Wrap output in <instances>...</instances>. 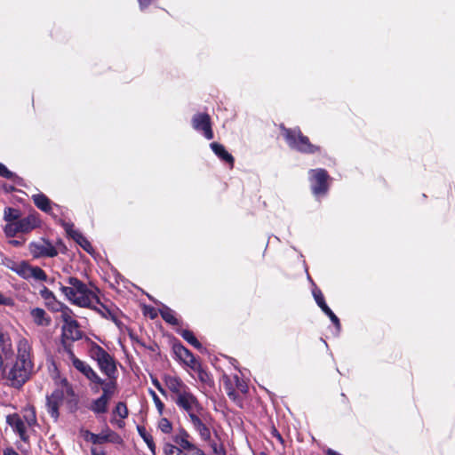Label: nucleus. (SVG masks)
I'll use <instances>...</instances> for the list:
<instances>
[{"mask_svg": "<svg viewBox=\"0 0 455 455\" xmlns=\"http://www.w3.org/2000/svg\"><path fill=\"white\" fill-rule=\"evenodd\" d=\"M32 347L30 342L20 338L17 343L15 361L10 366L3 364L0 373L7 384L12 387H21L33 373Z\"/></svg>", "mask_w": 455, "mask_h": 455, "instance_id": "f257e3e1", "label": "nucleus"}, {"mask_svg": "<svg viewBox=\"0 0 455 455\" xmlns=\"http://www.w3.org/2000/svg\"><path fill=\"white\" fill-rule=\"evenodd\" d=\"M60 291L70 302L82 307L99 303L96 292L76 277H68L67 285H60Z\"/></svg>", "mask_w": 455, "mask_h": 455, "instance_id": "f03ea898", "label": "nucleus"}, {"mask_svg": "<svg viewBox=\"0 0 455 455\" xmlns=\"http://www.w3.org/2000/svg\"><path fill=\"white\" fill-rule=\"evenodd\" d=\"M63 360L72 365L79 372L84 375L92 382V389L93 392H99L100 384H104V380L95 372V371L84 361L77 358L73 351L65 347L62 352Z\"/></svg>", "mask_w": 455, "mask_h": 455, "instance_id": "7ed1b4c3", "label": "nucleus"}, {"mask_svg": "<svg viewBox=\"0 0 455 455\" xmlns=\"http://www.w3.org/2000/svg\"><path fill=\"white\" fill-rule=\"evenodd\" d=\"M281 130L290 148L306 154H313L319 150V147L311 144L309 139L304 136L299 128L287 129L281 126Z\"/></svg>", "mask_w": 455, "mask_h": 455, "instance_id": "20e7f679", "label": "nucleus"}, {"mask_svg": "<svg viewBox=\"0 0 455 455\" xmlns=\"http://www.w3.org/2000/svg\"><path fill=\"white\" fill-rule=\"evenodd\" d=\"M75 393L67 379H62L60 386L56 388L51 395L46 398V408L51 417L57 420L59 418V408L65 396H74Z\"/></svg>", "mask_w": 455, "mask_h": 455, "instance_id": "39448f33", "label": "nucleus"}, {"mask_svg": "<svg viewBox=\"0 0 455 455\" xmlns=\"http://www.w3.org/2000/svg\"><path fill=\"white\" fill-rule=\"evenodd\" d=\"M90 354L92 358L98 363L100 371L108 377L109 380L116 381V365L114 358L97 344H93L91 347Z\"/></svg>", "mask_w": 455, "mask_h": 455, "instance_id": "423d86ee", "label": "nucleus"}, {"mask_svg": "<svg viewBox=\"0 0 455 455\" xmlns=\"http://www.w3.org/2000/svg\"><path fill=\"white\" fill-rule=\"evenodd\" d=\"M100 386L102 387L101 395L96 399L92 400L88 405V409L95 415L105 414L108 412L109 402L116 389V381H104V384H100Z\"/></svg>", "mask_w": 455, "mask_h": 455, "instance_id": "0eeeda50", "label": "nucleus"}, {"mask_svg": "<svg viewBox=\"0 0 455 455\" xmlns=\"http://www.w3.org/2000/svg\"><path fill=\"white\" fill-rule=\"evenodd\" d=\"M40 225V220L36 214H29L25 218H20L18 221L12 224H6L4 231L8 237H14L18 233H29Z\"/></svg>", "mask_w": 455, "mask_h": 455, "instance_id": "6e6552de", "label": "nucleus"}, {"mask_svg": "<svg viewBox=\"0 0 455 455\" xmlns=\"http://www.w3.org/2000/svg\"><path fill=\"white\" fill-rule=\"evenodd\" d=\"M176 405L182 411H186L190 419L196 417L203 410L197 398L191 393L190 389L183 393L178 397H173Z\"/></svg>", "mask_w": 455, "mask_h": 455, "instance_id": "1a4fd4ad", "label": "nucleus"}, {"mask_svg": "<svg viewBox=\"0 0 455 455\" xmlns=\"http://www.w3.org/2000/svg\"><path fill=\"white\" fill-rule=\"evenodd\" d=\"M29 251L35 258L40 257H55L58 254V251L55 247L46 240H43L39 243H32L29 244Z\"/></svg>", "mask_w": 455, "mask_h": 455, "instance_id": "9d476101", "label": "nucleus"}, {"mask_svg": "<svg viewBox=\"0 0 455 455\" xmlns=\"http://www.w3.org/2000/svg\"><path fill=\"white\" fill-rule=\"evenodd\" d=\"M312 175V190L315 195L324 194L327 191L326 180L328 174L325 170H311Z\"/></svg>", "mask_w": 455, "mask_h": 455, "instance_id": "9b49d317", "label": "nucleus"}, {"mask_svg": "<svg viewBox=\"0 0 455 455\" xmlns=\"http://www.w3.org/2000/svg\"><path fill=\"white\" fill-rule=\"evenodd\" d=\"M193 127L197 131H202L204 136L211 140L213 138V132L211 127L210 116L207 114H196L192 119Z\"/></svg>", "mask_w": 455, "mask_h": 455, "instance_id": "f8f14e48", "label": "nucleus"}, {"mask_svg": "<svg viewBox=\"0 0 455 455\" xmlns=\"http://www.w3.org/2000/svg\"><path fill=\"white\" fill-rule=\"evenodd\" d=\"M164 383L167 388L172 393V398L180 396L189 389V387L176 376H165Z\"/></svg>", "mask_w": 455, "mask_h": 455, "instance_id": "ddd939ff", "label": "nucleus"}, {"mask_svg": "<svg viewBox=\"0 0 455 455\" xmlns=\"http://www.w3.org/2000/svg\"><path fill=\"white\" fill-rule=\"evenodd\" d=\"M7 423L12 427V429L20 435V437L26 441L28 439L27 435V427L28 425L24 422V420L18 414H12L6 417Z\"/></svg>", "mask_w": 455, "mask_h": 455, "instance_id": "4468645a", "label": "nucleus"}, {"mask_svg": "<svg viewBox=\"0 0 455 455\" xmlns=\"http://www.w3.org/2000/svg\"><path fill=\"white\" fill-rule=\"evenodd\" d=\"M63 337L73 341L82 338L83 332L76 320L62 325Z\"/></svg>", "mask_w": 455, "mask_h": 455, "instance_id": "2eb2a0df", "label": "nucleus"}, {"mask_svg": "<svg viewBox=\"0 0 455 455\" xmlns=\"http://www.w3.org/2000/svg\"><path fill=\"white\" fill-rule=\"evenodd\" d=\"M112 435H114V433L108 428L103 430L99 435L91 433L88 430L83 432L84 438L88 442H92V443H103L108 441H112Z\"/></svg>", "mask_w": 455, "mask_h": 455, "instance_id": "dca6fc26", "label": "nucleus"}, {"mask_svg": "<svg viewBox=\"0 0 455 455\" xmlns=\"http://www.w3.org/2000/svg\"><path fill=\"white\" fill-rule=\"evenodd\" d=\"M314 297L317 305L321 309L330 317L331 321L336 325L337 328L340 327L339 320L336 315L331 310L324 301L323 296L320 291H314Z\"/></svg>", "mask_w": 455, "mask_h": 455, "instance_id": "f3484780", "label": "nucleus"}, {"mask_svg": "<svg viewBox=\"0 0 455 455\" xmlns=\"http://www.w3.org/2000/svg\"><path fill=\"white\" fill-rule=\"evenodd\" d=\"M165 455H205L202 450L197 447L181 451L177 446L167 443L164 448Z\"/></svg>", "mask_w": 455, "mask_h": 455, "instance_id": "a211bd4d", "label": "nucleus"}, {"mask_svg": "<svg viewBox=\"0 0 455 455\" xmlns=\"http://www.w3.org/2000/svg\"><path fill=\"white\" fill-rule=\"evenodd\" d=\"M32 200L38 209L47 213L51 212L52 202L45 195L42 193L33 195Z\"/></svg>", "mask_w": 455, "mask_h": 455, "instance_id": "6ab92c4d", "label": "nucleus"}, {"mask_svg": "<svg viewBox=\"0 0 455 455\" xmlns=\"http://www.w3.org/2000/svg\"><path fill=\"white\" fill-rule=\"evenodd\" d=\"M52 309L54 311H60V319L63 322V324H66L68 323H71L75 321L74 313L73 311L67 306L56 303V305H52Z\"/></svg>", "mask_w": 455, "mask_h": 455, "instance_id": "aec40b11", "label": "nucleus"}, {"mask_svg": "<svg viewBox=\"0 0 455 455\" xmlns=\"http://www.w3.org/2000/svg\"><path fill=\"white\" fill-rule=\"evenodd\" d=\"M212 151L223 161L229 164L231 167L234 165V157L225 149L224 146L217 142L211 144Z\"/></svg>", "mask_w": 455, "mask_h": 455, "instance_id": "412c9836", "label": "nucleus"}, {"mask_svg": "<svg viewBox=\"0 0 455 455\" xmlns=\"http://www.w3.org/2000/svg\"><path fill=\"white\" fill-rule=\"evenodd\" d=\"M194 428L198 432L201 438L204 441H210L211 439V431L210 429L202 422V420L196 417H193L191 419Z\"/></svg>", "mask_w": 455, "mask_h": 455, "instance_id": "4be33fe9", "label": "nucleus"}, {"mask_svg": "<svg viewBox=\"0 0 455 455\" xmlns=\"http://www.w3.org/2000/svg\"><path fill=\"white\" fill-rule=\"evenodd\" d=\"M30 315L37 325H48L50 323V319L46 317V313L43 308H33Z\"/></svg>", "mask_w": 455, "mask_h": 455, "instance_id": "5701e85b", "label": "nucleus"}, {"mask_svg": "<svg viewBox=\"0 0 455 455\" xmlns=\"http://www.w3.org/2000/svg\"><path fill=\"white\" fill-rule=\"evenodd\" d=\"M20 217L21 213L18 209L6 207L4 211V220L7 222V224L15 223L20 220Z\"/></svg>", "mask_w": 455, "mask_h": 455, "instance_id": "b1692460", "label": "nucleus"}, {"mask_svg": "<svg viewBox=\"0 0 455 455\" xmlns=\"http://www.w3.org/2000/svg\"><path fill=\"white\" fill-rule=\"evenodd\" d=\"M188 435L186 432H182L180 435H177L174 439L175 443L179 445V449L181 451H186L188 449H192L196 447L192 443L188 440Z\"/></svg>", "mask_w": 455, "mask_h": 455, "instance_id": "393cba45", "label": "nucleus"}, {"mask_svg": "<svg viewBox=\"0 0 455 455\" xmlns=\"http://www.w3.org/2000/svg\"><path fill=\"white\" fill-rule=\"evenodd\" d=\"M138 432L140 435V437L144 440V442L147 443L149 450L155 453L156 451V444L154 443L153 437L151 435H149L146 428L144 427L138 426L137 427Z\"/></svg>", "mask_w": 455, "mask_h": 455, "instance_id": "a878e982", "label": "nucleus"}, {"mask_svg": "<svg viewBox=\"0 0 455 455\" xmlns=\"http://www.w3.org/2000/svg\"><path fill=\"white\" fill-rule=\"evenodd\" d=\"M160 315L165 322L171 324L176 325L179 323L178 319L174 315V312L166 306H164L160 309Z\"/></svg>", "mask_w": 455, "mask_h": 455, "instance_id": "bb28decb", "label": "nucleus"}, {"mask_svg": "<svg viewBox=\"0 0 455 455\" xmlns=\"http://www.w3.org/2000/svg\"><path fill=\"white\" fill-rule=\"evenodd\" d=\"M223 382H224V387H225V390H226L228 395L231 399L235 400L236 393H235V388L234 387V385H235L234 377L229 378V377L224 376Z\"/></svg>", "mask_w": 455, "mask_h": 455, "instance_id": "cd10ccee", "label": "nucleus"}, {"mask_svg": "<svg viewBox=\"0 0 455 455\" xmlns=\"http://www.w3.org/2000/svg\"><path fill=\"white\" fill-rule=\"evenodd\" d=\"M23 419L28 427L36 423V411L33 407L28 406L23 410Z\"/></svg>", "mask_w": 455, "mask_h": 455, "instance_id": "c85d7f7f", "label": "nucleus"}, {"mask_svg": "<svg viewBox=\"0 0 455 455\" xmlns=\"http://www.w3.org/2000/svg\"><path fill=\"white\" fill-rule=\"evenodd\" d=\"M174 352L176 355L184 363L188 359L193 355V354L182 345L174 346Z\"/></svg>", "mask_w": 455, "mask_h": 455, "instance_id": "c756f323", "label": "nucleus"}, {"mask_svg": "<svg viewBox=\"0 0 455 455\" xmlns=\"http://www.w3.org/2000/svg\"><path fill=\"white\" fill-rule=\"evenodd\" d=\"M182 338L187 340L189 344H191L196 348L202 350V344L196 339L194 334L190 331H183L181 332Z\"/></svg>", "mask_w": 455, "mask_h": 455, "instance_id": "7c9ffc66", "label": "nucleus"}, {"mask_svg": "<svg viewBox=\"0 0 455 455\" xmlns=\"http://www.w3.org/2000/svg\"><path fill=\"white\" fill-rule=\"evenodd\" d=\"M33 266L27 262H21L18 265L16 272L25 279H29Z\"/></svg>", "mask_w": 455, "mask_h": 455, "instance_id": "2f4dec72", "label": "nucleus"}, {"mask_svg": "<svg viewBox=\"0 0 455 455\" xmlns=\"http://www.w3.org/2000/svg\"><path fill=\"white\" fill-rule=\"evenodd\" d=\"M113 415L118 416L122 419L127 418L128 417V409H127L126 404L123 402H118L116 403L115 409L113 410Z\"/></svg>", "mask_w": 455, "mask_h": 455, "instance_id": "473e14b6", "label": "nucleus"}, {"mask_svg": "<svg viewBox=\"0 0 455 455\" xmlns=\"http://www.w3.org/2000/svg\"><path fill=\"white\" fill-rule=\"evenodd\" d=\"M30 278H34L35 280H37V281H46L47 275L44 273V271L42 268H40L39 267H33L31 275H30Z\"/></svg>", "mask_w": 455, "mask_h": 455, "instance_id": "72a5a7b5", "label": "nucleus"}, {"mask_svg": "<svg viewBox=\"0 0 455 455\" xmlns=\"http://www.w3.org/2000/svg\"><path fill=\"white\" fill-rule=\"evenodd\" d=\"M40 295L42 296L43 299H44L47 301V305H51L52 301L53 302L54 305H56L55 297L52 291H50L48 288L44 287L40 291Z\"/></svg>", "mask_w": 455, "mask_h": 455, "instance_id": "f704fd0d", "label": "nucleus"}, {"mask_svg": "<svg viewBox=\"0 0 455 455\" xmlns=\"http://www.w3.org/2000/svg\"><path fill=\"white\" fill-rule=\"evenodd\" d=\"M158 427L162 432L165 434H169L172 430V425L166 418H162L160 419L158 423Z\"/></svg>", "mask_w": 455, "mask_h": 455, "instance_id": "c9c22d12", "label": "nucleus"}, {"mask_svg": "<svg viewBox=\"0 0 455 455\" xmlns=\"http://www.w3.org/2000/svg\"><path fill=\"white\" fill-rule=\"evenodd\" d=\"M185 364H187L188 367H190L195 371H201V364L198 362V360L194 356H190L188 361L185 362Z\"/></svg>", "mask_w": 455, "mask_h": 455, "instance_id": "e433bc0d", "label": "nucleus"}, {"mask_svg": "<svg viewBox=\"0 0 455 455\" xmlns=\"http://www.w3.org/2000/svg\"><path fill=\"white\" fill-rule=\"evenodd\" d=\"M150 394L153 397V400H154V403L158 410V411L160 413L163 412V410H164V403H162V401L160 400V398L157 396V395L154 392V391H150Z\"/></svg>", "mask_w": 455, "mask_h": 455, "instance_id": "4c0bfd02", "label": "nucleus"}, {"mask_svg": "<svg viewBox=\"0 0 455 455\" xmlns=\"http://www.w3.org/2000/svg\"><path fill=\"white\" fill-rule=\"evenodd\" d=\"M234 381L235 388H237L241 393H246L247 387L240 380L236 375L234 376Z\"/></svg>", "mask_w": 455, "mask_h": 455, "instance_id": "58836bf2", "label": "nucleus"}, {"mask_svg": "<svg viewBox=\"0 0 455 455\" xmlns=\"http://www.w3.org/2000/svg\"><path fill=\"white\" fill-rule=\"evenodd\" d=\"M0 175L7 179H12L14 173L10 172L3 164L0 163Z\"/></svg>", "mask_w": 455, "mask_h": 455, "instance_id": "ea45409f", "label": "nucleus"}, {"mask_svg": "<svg viewBox=\"0 0 455 455\" xmlns=\"http://www.w3.org/2000/svg\"><path fill=\"white\" fill-rule=\"evenodd\" d=\"M63 228H65L67 234L71 236L72 238L74 237V234L75 233H78L79 231L77 230H75L74 229V225L72 223H67V222H64L62 224Z\"/></svg>", "mask_w": 455, "mask_h": 455, "instance_id": "a19ab883", "label": "nucleus"}, {"mask_svg": "<svg viewBox=\"0 0 455 455\" xmlns=\"http://www.w3.org/2000/svg\"><path fill=\"white\" fill-rule=\"evenodd\" d=\"M0 305L12 306L13 300L10 297L4 296L3 293L0 292Z\"/></svg>", "mask_w": 455, "mask_h": 455, "instance_id": "79ce46f5", "label": "nucleus"}, {"mask_svg": "<svg viewBox=\"0 0 455 455\" xmlns=\"http://www.w3.org/2000/svg\"><path fill=\"white\" fill-rule=\"evenodd\" d=\"M211 446L216 455H226L225 450L222 446H218L216 443H212Z\"/></svg>", "mask_w": 455, "mask_h": 455, "instance_id": "37998d69", "label": "nucleus"}, {"mask_svg": "<svg viewBox=\"0 0 455 455\" xmlns=\"http://www.w3.org/2000/svg\"><path fill=\"white\" fill-rule=\"evenodd\" d=\"M79 245L88 252H91L92 251V247L87 239H84L83 243H81Z\"/></svg>", "mask_w": 455, "mask_h": 455, "instance_id": "c03bdc74", "label": "nucleus"}, {"mask_svg": "<svg viewBox=\"0 0 455 455\" xmlns=\"http://www.w3.org/2000/svg\"><path fill=\"white\" fill-rule=\"evenodd\" d=\"M73 239L80 244L84 239H86L80 232L75 233Z\"/></svg>", "mask_w": 455, "mask_h": 455, "instance_id": "a18cd8bd", "label": "nucleus"}, {"mask_svg": "<svg viewBox=\"0 0 455 455\" xmlns=\"http://www.w3.org/2000/svg\"><path fill=\"white\" fill-rule=\"evenodd\" d=\"M153 384L161 394L165 395V390L163 388V387L161 386L160 382L157 379H153Z\"/></svg>", "mask_w": 455, "mask_h": 455, "instance_id": "49530a36", "label": "nucleus"}, {"mask_svg": "<svg viewBox=\"0 0 455 455\" xmlns=\"http://www.w3.org/2000/svg\"><path fill=\"white\" fill-rule=\"evenodd\" d=\"M4 455H20L12 448H7L4 451Z\"/></svg>", "mask_w": 455, "mask_h": 455, "instance_id": "de8ad7c7", "label": "nucleus"}, {"mask_svg": "<svg viewBox=\"0 0 455 455\" xmlns=\"http://www.w3.org/2000/svg\"><path fill=\"white\" fill-rule=\"evenodd\" d=\"M151 0H139V4L141 8L147 7L150 4Z\"/></svg>", "mask_w": 455, "mask_h": 455, "instance_id": "09e8293b", "label": "nucleus"}, {"mask_svg": "<svg viewBox=\"0 0 455 455\" xmlns=\"http://www.w3.org/2000/svg\"><path fill=\"white\" fill-rule=\"evenodd\" d=\"M92 455H105L104 452L98 448H92Z\"/></svg>", "mask_w": 455, "mask_h": 455, "instance_id": "8fccbe9b", "label": "nucleus"}, {"mask_svg": "<svg viewBox=\"0 0 455 455\" xmlns=\"http://www.w3.org/2000/svg\"><path fill=\"white\" fill-rule=\"evenodd\" d=\"M112 422H116V424L120 427H122L124 426V422L122 420H116L115 419H112Z\"/></svg>", "mask_w": 455, "mask_h": 455, "instance_id": "3c124183", "label": "nucleus"}, {"mask_svg": "<svg viewBox=\"0 0 455 455\" xmlns=\"http://www.w3.org/2000/svg\"><path fill=\"white\" fill-rule=\"evenodd\" d=\"M327 455H341V454L336 452L335 451L328 450Z\"/></svg>", "mask_w": 455, "mask_h": 455, "instance_id": "603ef678", "label": "nucleus"}, {"mask_svg": "<svg viewBox=\"0 0 455 455\" xmlns=\"http://www.w3.org/2000/svg\"><path fill=\"white\" fill-rule=\"evenodd\" d=\"M198 372H199V377H200V379H201L202 380H204V372L202 370H201L200 371H198Z\"/></svg>", "mask_w": 455, "mask_h": 455, "instance_id": "864d4df0", "label": "nucleus"}, {"mask_svg": "<svg viewBox=\"0 0 455 455\" xmlns=\"http://www.w3.org/2000/svg\"><path fill=\"white\" fill-rule=\"evenodd\" d=\"M4 340V334L0 331V343Z\"/></svg>", "mask_w": 455, "mask_h": 455, "instance_id": "5fc2aeb1", "label": "nucleus"}]
</instances>
